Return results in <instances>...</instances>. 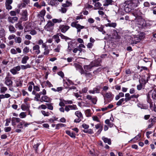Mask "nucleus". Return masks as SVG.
Listing matches in <instances>:
<instances>
[{
  "mask_svg": "<svg viewBox=\"0 0 156 156\" xmlns=\"http://www.w3.org/2000/svg\"><path fill=\"white\" fill-rule=\"evenodd\" d=\"M65 103L63 101V100H62V101H60L59 104V105L61 107L64 106H65Z\"/></svg>",
  "mask_w": 156,
  "mask_h": 156,
  "instance_id": "obj_64",
  "label": "nucleus"
},
{
  "mask_svg": "<svg viewBox=\"0 0 156 156\" xmlns=\"http://www.w3.org/2000/svg\"><path fill=\"white\" fill-rule=\"evenodd\" d=\"M106 27H111L115 28L117 26V23H108L105 25Z\"/></svg>",
  "mask_w": 156,
  "mask_h": 156,
  "instance_id": "obj_18",
  "label": "nucleus"
},
{
  "mask_svg": "<svg viewBox=\"0 0 156 156\" xmlns=\"http://www.w3.org/2000/svg\"><path fill=\"white\" fill-rule=\"evenodd\" d=\"M15 27L16 28H18L20 30H22L23 28V27L22 26L21 23L20 22H19L16 24Z\"/></svg>",
  "mask_w": 156,
  "mask_h": 156,
  "instance_id": "obj_23",
  "label": "nucleus"
},
{
  "mask_svg": "<svg viewBox=\"0 0 156 156\" xmlns=\"http://www.w3.org/2000/svg\"><path fill=\"white\" fill-rule=\"evenodd\" d=\"M40 101L41 102L44 101L48 102L50 101V99L49 98L46 96L44 95L41 97V99L40 100Z\"/></svg>",
  "mask_w": 156,
  "mask_h": 156,
  "instance_id": "obj_13",
  "label": "nucleus"
},
{
  "mask_svg": "<svg viewBox=\"0 0 156 156\" xmlns=\"http://www.w3.org/2000/svg\"><path fill=\"white\" fill-rule=\"evenodd\" d=\"M29 59V57L27 56H24L22 59L21 62L23 64H26L27 62V61Z\"/></svg>",
  "mask_w": 156,
  "mask_h": 156,
  "instance_id": "obj_25",
  "label": "nucleus"
},
{
  "mask_svg": "<svg viewBox=\"0 0 156 156\" xmlns=\"http://www.w3.org/2000/svg\"><path fill=\"white\" fill-rule=\"evenodd\" d=\"M151 95L153 99H155L156 97V94L155 91L154 90H151L149 92L147 95V98L148 99L150 98V95Z\"/></svg>",
  "mask_w": 156,
  "mask_h": 156,
  "instance_id": "obj_9",
  "label": "nucleus"
},
{
  "mask_svg": "<svg viewBox=\"0 0 156 156\" xmlns=\"http://www.w3.org/2000/svg\"><path fill=\"white\" fill-rule=\"evenodd\" d=\"M20 120V119L19 118H12L11 120L12 125L13 126L16 125V123L19 122Z\"/></svg>",
  "mask_w": 156,
  "mask_h": 156,
  "instance_id": "obj_14",
  "label": "nucleus"
},
{
  "mask_svg": "<svg viewBox=\"0 0 156 156\" xmlns=\"http://www.w3.org/2000/svg\"><path fill=\"white\" fill-rule=\"evenodd\" d=\"M11 53L12 54H16L17 53V51L14 48H12L10 50Z\"/></svg>",
  "mask_w": 156,
  "mask_h": 156,
  "instance_id": "obj_61",
  "label": "nucleus"
},
{
  "mask_svg": "<svg viewBox=\"0 0 156 156\" xmlns=\"http://www.w3.org/2000/svg\"><path fill=\"white\" fill-rule=\"evenodd\" d=\"M47 105H41L38 107V108L39 109L41 108L43 109H45L47 108Z\"/></svg>",
  "mask_w": 156,
  "mask_h": 156,
  "instance_id": "obj_59",
  "label": "nucleus"
},
{
  "mask_svg": "<svg viewBox=\"0 0 156 156\" xmlns=\"http://www.w3.org/2000/svg\"><path fill=\"white\" fill-rule=\"evenodd\" d=\"M97 101V98L96 97H95L93 98V99L92 100V101H91L94 104H95L96 103Z\"/></svg>",
  "mask_w": 156,
  "mask_h": 156,
  "instance_id": "obj_60",
  "label": "nucleus"
},
{
  "mask_svg": "<svg viewBox=\"0 0 156 156\" xmlns=\"http://www.w3.org/2000/svg\"><path fill=\"white\" fill-rule=\"evenodd\" d=\"M62 21V20L61 19H54L52 20V23H60Z\"/></svg>",
  "mask_w": 156,
  "mask_h": 156,
  "instance_id": "obj_29",
  "label": "nucleus"
},
{
  "mask_svg": "<svg viewBox=\"0 0 156 156\" xmlns=\"http://www.w3.org/2000/svg\"><path fill=\"white\" fill-rule=\"evenodd\" d=\"M22 16L23 18L25 21L27 20V11L26 9L23 10L22 11Z\"/></svg>",
  "mask_w": 156,
  "mask_h": 156,
  "instance_id": "obj_15",
  "label": "nucleus"
},
{
  "mask_svg": "<svg viewBox=\"0 0 156 156\" xmlns=\"http://www.w3.org/2000/svg\"><path fill=\"white\" fill-rule=\"evenodd\" d=\"M71 5V3L70 2H69L68 1H67L66 2V3L62 4V6L63 7H68L70 6Z\"/></svg>",
  "mask_w": 156,
  "mask_h": 156,
  "instance_id": "obj_34",
  "label": "nucleus"
},
{
  "mask_svg": "<svg viewBox=\"0 0 156 156\" xmlns=\"http://www.w3.org/2000/svg\"><path fill=\"white\" fill-rule=\"evenodd\" d=\"M22 83L21 81H17L16 82V85L17 87H21L22 86Z\"/></svg>",
  "mask_w": 156,
  "mask_h": 156,
  "instance_id": "obj_55",
  "label": "nucleus"
},
{
  "mask_svg": "<svg viewBox=\"0 0 156 156\" xmlns=\"http://www.w3.org/2000/svg\"><path fill=\"white\" fill-rule=\"evenodd\" d=\"M138 0L127 1L125 2L124 10L126 12H129L137 6Z\"/></svg>",
  "mask_w": 156,
  "mask_h": 156,
  "instance_id": "obj_1",
  "label": "nucleus"
},
{
  "mask_svg": "<svg viewBox=\"0 0 156 156\" xmlns=\"http://www.w3.org/2000/svg\"><path fill=\"white\" fill-rule=\"evenodd\" d=\"M66 133L70 136L71 137L73 138H75V134L73 133H71L70 131L69 130H67L66 131Z\"/></svg>",
  "mask_w": 156,
  "mask_h": 156,
  "instance_id": "obj_26",
  "label": "nucleus"
},
{
  "mask_svg": "<svg viewBox=\"0 0 156 156\" xmlns=\"http://www.w3.org/2000/svg\"><path fill=\"white\" fill-rule=\"evenodd\" d=\"M16 36L15 35L13 34H12L11 35H9L8 37V39L9 40H11L13 39H14L15 40V38Z\"/></svg>",
  "mask_w": 156,
  "mask_h": 156,
  "instance_id": "obj_47",
  "label": "nucleus"
},
{
  "mask_svg": "<svg viewBox=\"0 0 156 156\" xmlns=\"http://www.w3.org/2000/svg\"><path fill=\"white\" fill-rule=\"evenodd\" d=\"M21 108L23 111H28L29 110L28 107L23 104L22 105Z\"/></svg>",
  "mask_w": 156,
  "mask_h": 156,
  "instance_id": "obj_32",
  "label": "nucleus"
},
{
  "mask_svg": "<svg viewBox=\"0 0 156 156\" xmlns=\"http://www.w3.org/2000/svg\"><path fill=\"white\" fill-rule=\"evenodd\" d=\"M141 35H142V37H141L140 36V37L135 38L134 40L133 41V43L134 44H136L138 42H140V40L143 39L144 37V33H142L141 34Z\"/></svg>",
  "mask_w": 156,
  "mask_h": 156,
  "instance_id": "obj_7",
  "label": "nucleus"
},
{
  "mask_svg": "<svg viewBox=\"0 0 156 156\" xmlns=\"http://www.w3.org/2000/svg\"><path fill=\"white\" fill-rule=\"evenodd\" d=\"M59 34L58 33L56 35H54L53 37L52 38L54 39L55 40V42L57 43H58L60 41V39L59 38Z\"/></svg>",
  "mask_w": 156,
  "mask_h": 156,
  "instance_id": "obj_16",
  "label": "nucleus"
},
{
  "mask_svg": "<svg viewBox=\"0 0 156 156\" xmlns=\"http://www.w3.org/2000/svg\"><path fill=\"white\" fill-rule=\"evenodd\" d=\"M24 121H23L22 122H20L19 124H18L17 126V128H23V124H24Z\"/></svg>",
  "mask_w": 156,
  "mask_h": 156,
  "instance_id": "obj_46",
  "label": "nucleus"
},
{
  "mask_svg": "<svg viewBox=\"0 0 156 156\" xmlns=\"http://www.w3.org/2000/svg\"><path fill=\"white\" fill-rule=\"evenodd\" d=\"M35 96L34 97V98L36 99V100L37 101H40V100L39 98H40V95L39 94L37 93L35 95Z\"/></svg>",
  "mask_w": 156,
  "mask_h": 156,
  "instance_id": "obj_45",
  "label": "nucleus"
},
{
  "mask_svg": "<svg viewBox=\"0 0 156 156\" xmlns=\"http://www.w3.org/2000/svg\"><path fill=\"white\" fill-rule=\"evenodd\" d=\"M102 139L105 143H107L109 145L111 144V139L104 137H103Z\"/></svg>",
  "mask_w": 156,
  "mask_h": 156,
  "instance_id": "obj_19",
  "label": "nucleus"
},
{
  "mask_svg": "<svg viewBox=\"0 0 156 156\" xmlns=\"http://www.w3.org/2000/svg\"><path fill=\"white\" fill-rule=\"evenodd\" d=\"M9 30L11 33H15L16 30L12 25H10L9 27Z\"/></svg>",
  "mask_w": 156,
  "mask_h": 156,
  "instance_id": "obj_22",
  "label": "nucleus"
},
{
  "mask_svg": "<svg viewBox=\"0 0 156 156\" xmlns=\"http://www.w3.org/2000/svg\"><path fill=\"white\" fill-rule=\"evenodd\" d=\"M59 36L61 37V38L62 39H65L66 40H69L70 39V38L69 37H68L66 36H65L63 34H62L61 33H59Z\"/></svg>",
  "mask_w": 156,
  "mask_h": 156,
  "instance_id": "obj_38",
  "label": "nucleus"
},
{
  "mask_svg": "<svg viewBox=\"0 0 156 156\" xmlns=\"http://www.w3.org/2000/svg\"><path fill=\"white\" fill-rule=\"evenodd\" d=\"M33 50L34 51V53L35 54L38 55L41 52V51L40 50V46L37 44L35 45L33 47Z\"/></svg>",
  "mask_w": 156,
  "mask_h": 156,
  "instance_id": "obj_6",
  "label": "nucleus"
},
{
  "mask_svg": "<svg viewBox=\"0 0 156 156\" xmlns=\"http://www.w3.org/2000/svg\"><path fill=\"white\" fill-rule=\"evenodd\" d=\"M87 48H91L93 46V44L92 43H88L87 45Z\"/></svg>",
  "mask_w": 156,
  "mask_h": 156,
  "instance_id": "obj_58",
  "label": "nucleus"
},
{
  "mask_svg": "<svg viewBox=\"0 0 156 156\" xmlns=\"http://www.w3.org/2000/svg\"><path fill=\"white\" fill-rule=\"evenodd\" d=\"M45 11L44 10H43L40 12L39 16L41 17H43L44 16L45 14Z\"/></svg>",
  "mask_w": 156,
  "mask_h": 156,
  "instance_id": "obj_42",
  "label": "nucleus"
},
{
  "mask_svg": "<svg viewBox=\"0 0 156 156\" xmlns=\"http://www.w3.org/2000/svg\"><path fill=\"white\" fill-rule=\"evenodd\" d=\"M112 2V0H106L104 4V5L108 6V5L111 4Z\"/></svg>",
  "mask_w": 156,
  "mask_h": 156,
  "instance_id": "obj_33",
  "label": "nucleus"
},
{
  "mask_svg": "<svg viewBox=\"0 0 156 156\" xmlns=\"http://www.w3.org/2000/svg\"><path fill=\"white\" fill-rule=\"evenodd\" d=\"M5 36V31L4 29L2 28L0 30V38H1Z\"/></svg>",
  "mask_w": 156,
  "mask_h": 156,
  "instance_id": "obj_27",
  "label": "nucleus"
},
{
  "mask_svg": "<svg viewBox=\"0 0 156 156\" xmlns=\"http://www.w3.org/2000/svg\"><path fill=\"white\" fill-rule=\"evenodd\" d=\"M63 101L66 105L71 104L73 103V102L72 100H66L63 99Z\"/></svg>",
  "mask_w": 156,
  "mask_h": 156,
  "instance_id": "obj_40",
  "label": "nucleus"
},
{
  "mask_svg": "<svg viewBox=\"0 0 156 156\" xmlns=\"http://www.w3.org/2000/svg\"><path fill=\"white\" fill-rule=\"evenodd\" d=\"M6 122L5 124V126H8L9 125V123H10L11 119H6Z\"/></svg>",
  "mask_w": 156,
  "mask_h": 156,
  "instance_id": "obj_62",
  "label": "nucleus"
},
{
  "mask_svg": "<svg viewBox=\"0 0 156 156\" xmlns=\"http://www.w3.org/2000/svg\"><path fill=\"white\" fill-rule=\"evenodd\" d=\"M54 24L51 20L48 21L44 27V29L47 31H52L54 29Z\"/></svg>",
  "mask_w": 156,
  "mask_h": 156,
  "instance_id": "obj_2",
  "label": "nucleus"
},
{
  "mask_svg": "<svg viewBox=\"0 0 156 156\" xmlns=\"http://www.w3.org/2000/svg\"><path fill=\"white\" fill-rule=\"evenodd\" d=\"M82 126L85 129H88L89 127V125L85 123L83 124L82 125Z\"/></svg>",
  "mask_w": 156,
  "mask_h": 156,
  "instance_id": "obj_63",
  "label": "nucleus"
},
{
  "mask_svg": "<svg viewBox=\"0 0 156 156\" xmlns=\"http://www.w3.org/2000/svg\"><path fill=\"white\" fill-rule=\"evenodd\" d=\"M59 4L57 0H51L50 2L49 5L51 6H57Z\"/></svg>",
  "mask_w": 156,
  "mask_h": 156,
  "instance_id": "obj_17",
  "label": "nucleus"
},
{
  "mask_svg": "<svg viewBox=\"0 0 156 156\" xmlns=\"http://www.w3.org/2000/svg\"><path fill=\"white\" fill-rule=\"evenodd\" d=\"M85 112L87 116H91L90 110V109H87L86 110Z\"/></svg>",
  "mask_w": 156,
  "mask_h": 156,
  "instance_id": "obj_50",
  "label": "nucleus"
},
{
  "mask_svg": "<svg viewBox=\"0 0 156 156\" xmlns=\"http://www.w3.org/2000/svg\"><path fill=\"white\" fill-rule=\"evenodd\" d=\"M74 66L77 70H79L80 69L82 68L81 65L77 63L74 64Z\"/></svg>",
  "mask_w": 156,
  "mask_h": 156,
  "instance_id": "obj_41",
  "label": "nucleus"
},
{
  "mask_svg": "<svg viewBox=\"0 0 156 156\" xmlns=\"http://www.w3.org/2000/svg\"><path fill=\"white\" fill-rule=\"evenodd\" d=\"M7 88L6 87H2L0 88V92L1 93H4L7 90Z\"/></svg>",
  "mask_w": 156,
  "mask_h": 156,
  "instance_id": "obj_37",
  "label": "nucleus"
},
{
  "mask_svg": "<svg viewBox=\"0 0 156 156\" xmlns=\"http://www.w3.org/2000/svg\"><path fill=\"white\" fill-rule=\"evenodd\" d=\"M75 114L78 118L83 119L82 114L80 111H76L75 112Z\"/></svg>",
  "mask_w": 156,
  "mask_h": 156,
  "instance_id": "obj_24",
  "label": "nucleus"
},
{
  "mask_svg": "<svg viewBox=\"0 0 156 156\" xmlns=\"http://www.w3.org/2000/svg\"><path fill=\"white\" fill-rule=\"evenodd\" d=\"M53 104L52 103H46V105L47 106V108L48 109L52 110L53 109Z\"/></svg>",
  "mask_w": 156,
  "mask_h": 156,
  "instance_id": "obj_30",
  "label": "nucleus"
},
{
  "mask_svg": "<svg viewBox=\"0 0 156 156\" xmlns=\"http://www.w3.org/2000/svg\"><path fill=\"white\" fill-rule=\"evenodd\" d=\"M85 75L86 77L89 79H92L93 78V76L91 73L85 72Z\"/></svg>",
  "mask_w": 156,
  "mask_h": 156,
  "instance_id": "obj_28",
  "label": "nucleus"
},
{
  "mask_svg": "<svg viewBox=\"0 0 156 156\" xmlns=\"http://www.w3.org/2000/svg\"><path fill=\"white\" fill-rule=\"evenodd\" d=\"M18 18L17 17L14 16L13 17H11L9 16L8 17V20L9 22L13 23L17 21Z\"/></svg>",
  "mask_w": 156,
  "mask_h": 156,
  "instance_id": "obj_11",
  "label": "nucleus"
},
{
  "mask_svg": "<svg viewBox=\"0 0 156 156\" xmlns=\"http://www.w3.org/2000/svg\"><path fill=\"white\" fill-rule=\"evenodd\" d=\"M113 34H114V38H118V34L116 31L115 30H113Z\"/></svg>",
  "mask_w": 156,
  "mask_h": 156,
  "instance_id": "obj_56",
  "label": "nucleus"
},
{
  "mask_svg": "<svg viewBox=\"0 0 156 156\" xmlns=\"http://www.w3.org/2000/svg\"><path fill=\"white\" fill-rule=\"evenodd\" d=\"M111 93L109 92L106 94L105 96H104L107 98H109L111 97Z\"/></svg>",
  "mask_w": 156,
  "mask_h": 156,
  "instance_id": "obj_49",
  "label": "nucleus"
},
{
  "mask_svg": "<svg viewBox=\"0 0 156 156\" xmlns=\"http://www.w3.org/2000/svg\"><path fill=\"white\" fill-rule=\"evenodd\" d=\"M44 51L43 53L44 55H47L48 54L49 52V50L48 49V48H44Z\"/></svg>",
  "mask_w": 156,
  "mask_h": 156,
  "instance_id": "obj_51",
  "label": "nucleus"
},
{
  "mask_svg": "<svg viewBox=\"0 0 156 156\" xmlns=\"http://www.w3.org/2000/svg\"><path fill=\"white\" fill-rule=\"evenodd\" d=\"M142 83L139 81L140 84L137 86V89L138 90H141L142 88V84H145L147 83L146 80L144 79H142Z\"/></svg>",
  "mask_w": 156,
  "mask_h": 156,
  "instance_id": "obj_10",
  "label": "nucleus"
},
{
  "mask_svg": "<svg viewBox=\"0 0 156 156\" xmlns=\"http://www.w3.org/2000/svg\"><path fill=\"white\" fill-rule=\"evenodd\" d=\"M41 112L42 114L44 116H48L50 115V114L48 112H46L45 111H44V110L41 111Z\"/></svg>",
  "mask_w": 156,
  "mask_h": 156,
  "instance_id": "obj_39",
  "label": "nucleus"
},
{
  "mask_svg": "<svg viewBox=\"0 0 156 156\" xmlns=\"http://www.w3.org/2000/svg\"><path fill=\"white\" fill-rule=\"evenodd\" d=\"M30 84L33 85L34 86V89L37 91H40V88L37 86L34 85V84L33 82H31L29 83Z\"/></svg>",
  "mask_w": 156,
  "mask_h": 156,
  "instance_id": "obj_21",
  "label": "nucleus"
},
{
  "mask_svg": "<svg viewBox=\"0 0 156 156\" xmlns=\"http://www.w3.org/2000/svg\"><path fill=\"white\" fill-rule=\"evenodd\" d=\"M5 83L9 87H12V86L13 82L8 76H6L5 78Z\"/></svg>",
  "mask_w": 156,
  "mask_h": 156,
  "instance_id": "obj_4",
  "label": "nucleus"
},
{
  "mask_svg": "<svg viewBox=\"0 0 156 156\" xmlns=\"http://www.w3.org/2000/svg\"><path fill=\"white\" fill-rule=\"evenodd\" d=\"M71 25L73 27H75L77 29V33L80 32L81 29L85 28V27L84 26H81L79 24H76L74 23H71Z\"/></svg>",
  "mask_w": 156,
  "mask_h": 156,
  "instance_id": "obj_3",
  "label": "nucleus"
},
{
  "mask_svg": "<svg viewBox=\"0 0 156 156\" xmlns=\"http://www.w3.org/2000/svg\"><path fill=\"white\" fill-rule=\"evenodd\" d=\"M15 42L16 43L20 44L22 41V38L19 36H16L15 39Z\"/></svg>",
  "mask_w": 156,
  "mask_h": 156,
  "instance_id": "obj_20",
  "label": "nucleus"
},
{
  "mask_svg": "<svg viewBox=\"0 0 156 156\" xmlns=\"http://www.w3.org/2000/svg\"><path fill=\"white\" fill-rule=\"evenodd\" d=\"M126 73L127 75H130L132 73V72L131 71L130 69H126L125 70Z\"/></svg>",
  "mask_w": 156,
  "mask_h": 156,
  "instance_id": "obj_54",
  "label": "nucleus"
},
{
  "mask_svg": "<svg viewBox=\"0 0 156 156\" xmlns=\"http://www.w3.org/2000/svg\"><path fill=\"white\" fill-rule=\"evenodd\" d=\"M59 28L62 32L65 33L70 28V27L67 25H60Z\"/></svg>",
  "mask_w": 156,
  "mask_h": 156,
  "instance_id": "obj_5",
  "label": "nucleus"
},
{
  "mask_svg": "<svg viewBox=\"0 0 156 156\" xmlns=\"http://www.w3.org/2000/svg\"><path fill=\"white\" fill-rule=\"evenodd\" d=\"M101 4L99 2H98L94 4V6L97 8V9H99L101 7Z\"/></svg>",
  "mask_w": 156,
  "mask_h": 156,
  "instance_id": "obj_43",
  "label": "nucleus"
},
{
  "mask_svg": "<svg viewBox=\"0 0 156 156\" xmlns=\"http://www.w3.org/2000/svg\"><path fill=\"white\" fill-rule=\"evenodd\" d=\"M101 61L100 60H96L91 62V63L93 67H97L101 66L100 63Z\"/></svg>",
  "mask_w": 156,
  "mask_h": 156,
  "instance_id": "obj_12",
  "label": "nucleus"
},
{
  "mask_svg": "<svg viewBox=\"0 0 156 156\" xmlns=\"http://www.w3.org/2000/svg\"><path fill=\"white\" fill-rule=\"evenodd\" d=\"M10 71L13 75H15L17 73V71L16 70V69H14V68L11 69L10 70Z\"/></svg>",
  "mask_w": 156,
  "mask_h": 156,
  "instance_id": "obj_48",
  "label": "nucleus"
},
{
  "mask_svg": "<svg viewBox=\"0 0 156 156\" xmlns=\"http://www.w3.org/2000/svg\"><path fill=\"white\" fill-rule=\"evenodd\" d=\"M29 48L27 47H26L24 48L23 50V53H27L29 52Z\"/></svg>",
  "mask_w": 156,
  "mask_h": 156,
  "instance_id": "obj_52",
  "label": "nucleus"
},
{
  "mask_svg": "<svg viewBox=\"0 0 156 156\" xmlns=\"http://www.w3.org/2000/svg\"><path fill=\"white\" fill-rule=\"evenodd\" d=\"M124 101V98L120 99L116 103V105L118 106L121 105L122 102Z\"/></svg>",
  "mask_w": 156,
  "mask_h": 156,
  "instance_id": "obj_36",
  "label": "nucleus"
},
{
  "mask_svg": "<svg viewBox=\"0 0 156 156\" xmlns=\"http://www.w3.org/2000/svg\"><path fill=\"white\" fill-rule=\"evenodd\" d=\"M64 124H62V123H59L58 124L56 125V129H59L60 127H63L64 126Z\"/></svg>",
  "mask_w": 156,
  "mask_h": 156,
  "instance_id": "obj_57",
  "label": "nucleus"
},
{
  "mask_svg": "<svg viewBox=\"0 0 156 156\" xmlns=\"http://www.w3.org/2000/svg\"><path fill=\"white\" fill-rule=\"evenodd\" d=\"M93 67V66L91 63L88 65H85L83 66L84 69L86 72L90 71L91 69Z\"/></svg>",
  "mask_w": 156,
  "mask_h": 156,
  "instance_id": "obj_8",
  "label": "nucleus"
},
{
  "mask_svg": "<svg viewBox=\"0 0 156 156\" xmlns=\"http://www.w3.org/2000/svg\"><path fill=\"white\" fill-rule=\"evenodd\" d=\"M70 110H77L78 109L76 106L75 105H68Z\"/></svg>",
  "mask_w": 156,
  "mask_h": 156,
  "instance_id": "obj_35",
  "label": "nucleus"
},
{
  "mask_svg": "<svg viewBox=\"0 0 156 156\" xmlns=\"http://www.w3.org/2000/svg\"><path fill=\"white\" fill-rule=\"evenodd\" d=\"M72 45L71 44L68 43V47L67 48L68 51L70 52L72 49Z\"/></svg>",
  "mask_w": 156,
  "mask_h": 156,
  "instance_id": "obj_53",
  "label": "nucleus"
},
{
  "mask_svg": "<svg viewBox=\"0 0 156 156\" xmlns=\"http://www.w3.org/2000/svg\"><path fill=\"white\" fill-rule=\"evenodd\" d=\"M61 47V46L60 44H58L56 48L54 50V51L55 52H59L60 49Z\"/></svg>",
  "mask_w": 156,
  "mask_h": 156,
  "instance_id": "obj_31",
  "label": "nucleus"
},
{
  "mask_svg": "<svg viewBox=\"0 0 156 156\" xmlns=\"http://www.w3.org/2000/svg\"><path fill=\"white\" fill-rule=\"evenodd\" d=\"M26 116V114L25 112H22L19 115V117L21 118H25Z\"/></svg>",
  "mask_w": 156,
  "mask_h": 156,
  "instance_id": "obj_44",
  "label": "nucleus"
}]
</instances>
